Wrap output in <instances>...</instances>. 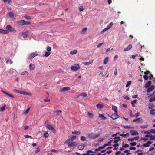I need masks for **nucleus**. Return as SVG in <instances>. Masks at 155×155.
I'll use <instances>...</instances> for the list:
<instances>
[{
    "label": "nucleus",
    "instance_id": "obj_48",
    "mask_svg": "<svg viewBox=\"0 0 155 155\" xmlns=\"http://www.w3.org/2000/svg\"><path fill=\"white\" fill-rule=\"evenodd\" d=\"M46 50L48 52H50L51 50V48L50 47L48 46L47 47Z\"/></svg>",
    "mask_w": 155,
    "mask_h": 155
},
{
    "label": "nucleus",
    "instance_id": "obj_54",
    "mask_svg": "<svg viewBox=\"0 0 155 155\" xmlns=\"http://www.w3.org/2000/svg\"><path fill=\"white\" fill-rule=\"evenodd\" d=\"M40 151V149L39 147H38L37 149L35 151V154H36L38 152H39Z\"/></svg>",
    "mask_w": 155,
    "mask_h": 155
},
{
    "label": "nucleus",
    "instance_id": "obj_23",
    "mask_svg": "<svg viewBox=\"0 0 155 155\" xmlns=\"http://www.w3.org/2000/svg\"><path fill=\"white\" fill-rule=\"evenodd\" d=\"M78 96L81 97H86L87 96V94L86 93L83 92L79 94Z\"/></svg>",
    "mask_w": 155,
    "mask_h": 155
},
{
    "label": "nucleus",
    "instance_id": "obj_55",
    "mask_svg": "<svg viewBox=\"0 0 155 155\" xmlns=\"http://www.w3.org/2000/svg\"><path fill=\"white\" fill-rule=\"evenodd\" d=\"M111 143V141H110L109 142H108L107 143L104 144V146H107L110 145Z\"/></svg>",
    "mask_w": 155,
    "mask_h": 155
},
{
    "label": "nucleus",
    "instance_id": "obj_39",
    "mask_svg": "<svg viewBox=\"0 0 155 155\" xmlns=\"http://www.w3.org/2000/svg\"><path fill=\"white\" fill-rule=\"evenodd\" d=\"M9 33V31L7 30H2V33L3 34H7Z\"/></svg>",
    "mask_w": 155,
    "mask_h": 155
},
{
    "label": "nucleus",
    "instance_id": "obj_15",
    "mask_svg": "<svg viewBox=\"0 0 155 155\" xmlns=\"http://www.w3.org/2000/svg\"><path fill=\"white\" fill-rule=\"evenodd\" d=\"M139 139V137H136L132 138L131 139H128L127 140L128 141H133L134 140H137Z\"/></svg>",
    "mask_w": 155,
    "mask_h": 155
},
{
    "label": "nucleus",
    "instance_id": "obj_2",
    "mask_svg": "<svg viewBox=\"0 0 155 155\" xmlns=\"http://www.w3.org/2000/svg\"><path fill=\"white\" fill-rule=\"evenodd\" d=\"M14 91L15 92H16L18 93H19L21 94H23L24 95H26L28 96H31V94L30 93H28L26 92L25 91H20L19 90H17L16 89H14Z\"/></svg>",
    "mask_w": 155,
    "mask_h": 155
},
{
    "label": "nucleus",
    "instance_id": "obj_59",
    "mask_svg": "<svg viewBox=\"0 0 155 155\" xmlns=\"http://www.w3.org/2000/svg\"><path fill=\"white\" fill-rule=\"evenodd\" d=\"M5 106H3L2 107L0 108V111H4L5 110Z\"/></svg>",
    "mask_w": 155,
    "mask_h": 155
},
{
    "label": "nucleus",
    "instance_id": "obj_30",
    "mask_svg": "<svg viewBox=\"0 0 155 155\" xmlns=\"http://www.w3.org/2000/svg\"><path fill=\"white\" fill-rule=\"evenodd\" d=\"M108 60H109L108 57H106L104 61L103 64H106L108 62Z\"/></svg>",
    "mask_w": 155,
    "mask_h": 155
},
{
    "label": "nucleus",
    "instance_id": "obj_27",
    "mask_svg": "<svg viewBox=\"0 0 155 155\" xmlns=\"http://www.w3.org/2000/svg\"><path fill=\"white\" fill-rule=\"evenodd\" d=\"M129 135V133H127L125 134H120V136L123 137L124 138H127V137L126 136H128Z\"/></svg>",
    "mask_w": 155,
    "mask_h": 155
},
{
    "label": "nucleus",
    "instance_id": "obj_4",
    "mask_svg": "<svg viewBox=\"0 0 155 155\" xmlns=\"http://www.w3.org/2000/svg\"><path fill=\"white\" fill-rule=\"evenodd\" d=\"M6 28L9 32L10 31L12 32L15 33L17 31L15 29L10 25H7L6 26Z\"/></svg>",
    "mask_w": 155,
    "mask_h": 155
},
{
    "label": "nucleus",
    "instance_id": "obj_38",
    "mask_svg": "<svg viewBox=\"0 0 155 155\" xmlns=\"http://www.w3.org/2000/svg\"><path fill=\"white\" fill-rule=\"evenodd\" d=\"M54 113H57V116H58L60 114V113H61L62 111L61 110H56L54 111Z\"/></svg>",
    "mask_w": 155,
    "mask_h": 155
},
{
    "label": "nucleus",
    "instance_id": "obj_35",
    "mask_svg": "<svg viewBox=\"0 0 155 155\" xmlns=\"http://www.w3.org/2000/svg\"><path fill=\"white\" fill-rule=\"evenodd\" d=\"M51 52L45 51V52L44 56L46 57H48L51 54Z\"/></svg>",
    "mask_w": 155,
    "mask_h": 155
},
{
    "label": "nucleus",
    "instance_id": "obj_50",
    "mask_svg": "<svg viewBox=\"0 0 155 155\" xmlns=\"http://www.w3.org/2000/svg\"><path fill=\"white\" fill-rule=\"evenodd\" d=\"M30 24H31V23L30 22L25 21V22L24 23V25H29Z\"/></svg>",
    "mask_w": 155,
    "mask_h": 155
},
{
    "label": "nucleus",
    "instance_id": "obj_3",
    "mask_svg": "<svg viewBox=\"0 0 155 155\" xmlns=\"http://www.w3.org/2000/svg\"><path fill=\"white\" fill-rule=\"evenodd\" d=\"M80 68V66L78 64H75L71 67V69L72 71H75L79 70Z\"/></svg>",
    "mask_w": 155,
    "mask_h": 155
},
{
    "label": "nucleus",
    "instance_id": "obj_31",
    "mask_svg": "<svg viewBox=\"0 0 155 155\" xmlns=\"http://www.w3.org/2000/svg\"><path fill=\"white\" fill-rule=\"evenodd\" d=\"M87 113L88 114V115L90 118H93V113H90L89 112H88Z\"/></svg>",
    "mask_w": 155,
    "mask_h": 155
},
{
    "label": "nucleus",
    "instance_id": "obj_34",
    "mask_svg": "<svg viewBox=\"0 0 155 155\" xmlns=\"http://www.w3.org/2000/svg\"><path fill=\"white\" fill-rule=\"evenodd\" d=\"M89 153H94V152L91 150H88L86 154L83 153L82 155H90Z\"/></svg>",
    "mask_w": 155,
    "mask_h": 155
},
{
    "label": "nucleus",
    "instance_id": "obj_52",
    "mask_svg": "<svg viewBox=\"0 0 155 155\" xmlns=\"http://www.w3.org/2000/svg\"><path fill=\"white\" fill-rule=\"evenodd\" d=\"M76 138V136H73L71 139V141H74V140H75Z\"/></svg>",
    "mask_w": 155,
    "mask_h": 155
},
{
    "label": "nucleus",
    "instance_id": "obj_25",
    "mask_svg": "<svg viewBox=\"0 0 155 155\" xmlns=\"http://www.w3.org/2000/svg\"><path fill=\"white\" fill-rule=\"evenodd\" d=\"M93 62V60L91 61H89L88 62H84L83 63V64L84 65H88L90 64H92Z\"/></svg>",
    "mask_w": 155,
    "mask_h": 155
},
{
    "label": "nucleus",
    "instance_id": "obj_11",
    "mask_svg": "<svg viewBox=\"0 0 155 155\" xmlns=\"http://www.w3.org/2000/svg\"><path fill=\"white\" fill-rule=\"evenodd\" d=\"M115 140L114 141V143H116L120 140V137H117L113 138Z\"/></svg>",
    "mask_w": 155,
    "mask_h": 155
},
{
    "label": "nucleus",
    "instance_id": "obj_22",
    "mask_svg": "<svg viewBox=\"0 0 155 155\" xmlns=\"http://www.w3.org/2000/svg\"><path fill=\"white\" fill-rule=\"evenodd\" d=\"M99 117L102 120H104L106 119V117H104L103 115L101 114H99Z\"/></svg>",
    "mask_w": 155,
    "mask_h": 155
},
{
    "label": "nucleus",
    "instance_id": "obj_63",
    "mask_svg": "<svg viewBox=\"0 0 155 155\" xmlns=\"http://www.w3.org/2000/svg\"><path fill=\"white\" fill-rule=\"evenodd\" d=\"M150 132H151V133H153L155 134V130L153 129H151L150 130Z\"/></svg>",
    "mask_w": 155,
    "mask_h": 155
},
{
    "label": "nucleus",
    "instance_id": "obj_62",
    "mask_svg": "<svg viewBox=\"0 0 155 155\" xmlns=\"http://www.w3.org/2000/svg\"><path fill=\"white\" fill-rule=\"evenodd\" d=\"M155 101V97H153L152 98L151 97L149 100L150 102H152Z\"/></svg>",
    "mask_w": 155,
    "mask_h": 155
},
{
    "label": "nucleus",
    "instance_id": "obj_20",
    "mask_svg": "<svg viewBox=\"0 0 155 155\" xmlns=\"http://www.w3.org/2000/svg\"><path fill=\"white\" fill-rule=\"evenodd\" d=\"M112 109L115 112V113H118L117 108L116 106L113 105L112 106Z\"/></svg>",
    "mask_w": 155,
    "mask_h": 155
},
{
    "label": "nucleus",
    "instance_id": "obj_60",
    "mask_svg": "<svg viewBox=\"0 0 155 155\" xmlns=\"http://www.w3.org/2000/svg\"><path fill=\"white\" fill-rule=\"evenodd\" d=\"M113 24L112 22H111L107 27L109 28V29H110L112 26Z\"/></svg>",
    "mask_w": 155,
    "mask_h": 155
},
{
    "label": "nucleus",
    "instance_id": "obj_47",
    "mask_svg": "<svg viewBox=\"0 0 155 155\" xmlns=\"http://www.w3.org/2000/svg\"><path fill=\"white\" fill-rule=\"evenodd\" d=\"M132 82L131 81H128L127 82V84L126 85V87H128L131 84Z\"/></svg>",
    "mask_w": 155,
    "mask_h": 155
},
{
    "label": "nucleus",
    "instance_id": "obj_14",
    "mask_svg": "<svg viewBox=\"0 0 155 155\" xmlns=\"http://www.w3.org/2000/svg\"><path fill=\"white\" fill-rule=\"evenodd\" d=\"M25 21L24 20H21L17 22V23L19 25L23 26L24 25Z\"/></svg>",
    "mask_w": 155,
    "mask_h": 155
},
{
    "label": "nucleus",
    "instance_id": "obj_36",
    "mask_svg": "<svg viewBox=\"0 0 155 155\" xmlns=\"http://www.w3.org/2000/svg\"><path fill=\"white\" fill-rule=\"evenodd\" d=\"M80 140L82 141H85L86 140V138L84 136H81L80 137Z\"/></svg>",
    "mask_w": 155,
    "mask_h": 155
},
{
    "label": "nucleus",
    "instance_id": "obj_9",
    "mask_svg": "<svg viewBox=\"0 0 155 155\" xmlns=\"http://www.w3.org/2000/svg\"><path fill=\"white\" fill-rule=\"evenodd\" d=\"M38 55V54L37 53H33L31 54L28 57L29 59H32L34 57L37 56Z\"/></svg>",
    "mask_w": 155,
    "mask_h": 155
},
{
    "label": "nucleus",
    "instance_id": "obj_43",
    "mask_svg": "<svg viewBox=\"0 0 155 155\" xmlns=\"http://www.w3.org/2000/svg\"><path fill=\"white\" fill-rule=\"evenodd\" d=\"M87 28L86 27H85L84 28H83L82 30L81 31V34H84L85 33V32L87 30Z\"/></svg>",
    "mask_w": 155,
    "mask_h": 155
},
{
    "label": "nucleus",
    "instance_id": "obj_58",
    "mask_svg": "<svg viewBox=\"0 0 155 155\" xmlns=\"http://www.w3.org/2000/svg\"><path fill=\"white\" fill-rule=\"evenodd\" d=\"M137 100H134L131 102V103L132 104V106H134L133 104H136V103Z\"/></svg>",
    "mask_w": 155,
    "mask_h": 155
},
{
    "label": "nucleus",
    "instance_id": "obj_26",
    "mask_svg": "<svg viewBox=\"0 0 155 155\" xmlns=\"http://www.w3.org/2000/svg\"><path fill=\"white\" fill-rule=\"evenodd\" d=\"M150 114L151 115H155V109H153L151 110L150 112Z\"/></svg>",
    "mask_w": 155,
    "mask_h": 155
},
{
    "label": "nucleus",
    "instance_id": "obj_56",
    "mask_svg": "<svg viewBox=\"0 0 155 155\" xmlns=\"http://www.w3.org/2000/svg\"><path fill=\"white\" fill-rule=\"evenodd\" d=\"M129 150H126L124 151V152L127 153L126 155H129V154H131L129 152Z\"/></svg>",
    "mask_w": 155,
    "mask_h": 155
},
{
    "label": "nucleus",
    "instance_id": "obj_18",
    "mask_svg": "<svg viewBox=\"0 0 155 155\" xmlns=\"http://www.w3.org/2000/svg\"><path fill=\"white\" fill-rule=\"evenodd\" d=\"M154 87H155L154 86L152 85L150 87H148L147 88V91L148 92H150L152 91L153 90Z\"/></svg>",
    "mask_w": 155,
    "mask_h": 155
},
{
    "label": "nucleus",
    "instance_id": "obj_57",
    "mask_svg": "<svg viewBox=\"0 0 155 155\" xmlns=\"http://www.w3.org/2000/svg\"><path fill=\"white\" fill-rule=\"evenodd\" d=\"M147 125H143L140 126V127L141 128H145L147 127Z\"/></svg>",
    "mask_w": 155,
    "mask_h": 155
},
{
    "label": "nucleus",
    "instance_id": "obj_21",
    "mask_svg": "<svg viewBox=\"0 0 155 155\" xmlns=\"http://www.w3.org/2000/svg\"><path fill=\"white\" fill-rule=\"evenodd\" d=\"M151 82L150 81H148L147 82L145 85V87L147 88L151 84Z\"/></svg>",
    "mask_w": 155,
    "mask_h": 155
},
{
    "label": "nucleus",
    "instance_id": "obj_37",
    "mask_svg": "<svg viewBox=\"0 0 155 155\" xmlns=\"http://www.w3.org/2000/svg\"><path fill=\"white\" fill-rule=\"evenodd\" d=\"M44 136L46 138H48L49 136V134L48 132L46 131L44 133Z\"/></svg>",
    "mask_w": 155,
    "mask_h": 155
},
{
    "label": "nucleus",
    "instance_id": "obj_42",
    "mask_svg": "<svg viewBox=\"0 0 155 155\" xmlns=\"http://www.w3.org/2000/svg\"><path fill=\"white\" fill-rule=\"evenodd\" d=\"M123 127L125 128L126 129H130V128H132L133 129L134 127H130L128 126H123Z\"/></svg>",
    "mask_w": 155,
    "mask_h": 155
},
{
    "label": "nucleus",
    "instance_id": "obj_45",
    "mask_svg": "<svg viewBox=\"0 0 155 155\" xmlns=\"http://www.w3.org/2000/svg\"><path fill=\"white\" fill-rule=\"evenodd\" d=\"M76 143L75 142H72L70 144H69V145H68V146L71 147L72 146H74L75 145H76Z\"/></svg>",
    "mask_w": 155,
    "mask_h": 155
},
{
    "label": "nucleus",
    "instance_id": "obj_19",
    "mask_svg": "<svg viewBox=\"0 0 155 155\" xmlns=\"http://www.w3.org/2000/svg\"><path fill=\"white\" fill-rule=\"evenodd\" d=\"M86 146L85 145H80L78 146V149L80 150H82Z\"/></svg>",
    "mask_w": 155,
    "mask_h": 155
},
{
    "label": "nucleus",
    "instance_id": "obj_49",
    "mask_svg": "<svg viewBox=\"0 0 155 155\" xmlns=\"http://www.w3.org/2000/svg\"><path fill=\"white\" fill-rule=\"evenodd\" d=\"M72 134H81V132L79 131H76L74 132H72Z\"/></svg>",
    "mask_w": 155,
    "mask_h": 155
},
{
    "label": "nucleus",
    "instance_id": "obj_29",
    "mask_svg": "<svg viewBox=\"0 0 155 155\" xmlns=\"http://www.w3.org/2000/svg\"><path fill=\"white\" fill-rule=\"evenodd\" d=\"M30 107L28 108L25 111L23 112L22 114H27L29 112Z\"/></svg>",
    "mask_w": 155,
    "mask_h": 155
},
{
    "label": "nucleus",
    "instance_id": "obj_53",
    "mask_svg": "<svg viewBox=\"0 0 155 155\" xmlns=\"http://www.w3.org/2000/svg\"><path fill=\"white\" fill-rule=\"evenodd\" d=\"M148 140V139L147 138H142L140 139V140H143L144 142H146Z\"/></svg>",
    "mask_w": 155,
    "mask_h": 155
},
{
    "label": "nucleus",
    "instance_id": "obj_32",
    "mask_svg": "<svg viewBox=\"0 0 155 155\" xmlns=\"http://www.w3.org/2000/svg\"><path fill=\"white\" fill-rule=\"evenodd\" d=\"M8 14L9 17L11 18L13 17L14 16V13L12 12H10L8 13Z\"/></svg>",
    "mask_w": 155,
    "mask_h": 155
},
{
    "label": "nucleus",
    "instance_id": "obj_41",
    "mask_svg": "<svg viewBox=\"0 0 155 155\" xmlns=\"http://www.w3.org/2000/svg\"><path fill=\"white\" fill-rule=\"evenodd\" d=\"M4 93H5V94H6L7 96H10V97H14L13 96H12V95L11 94H10L8 93H6V92H5V91H3L2 90H1Z\"/></svg>",
    "mask_w": 155,
    "mask_h": 155
},
{
    "label": "nucleus",
    "instance_id": "obj_5",
    "mask_svg": "<svg viewBox=\"0 0 155 155\" xmlns=\"http://www.w3.org/2000/svg\"><path fill=\"white\" fill-rule=\"evenodd\" d=\"M46 128L48 129L49 130H50L54 133H56V131L55 129L51 125H46Z\"/></svg>",
    "mask_w": 155,
    "mask_h": 155
},
{
    "label": "nucleus",
    "instance_id": "obj_10",
    "mask_svg": "<svg viewBox=\"0 0 155 155\" xmlns=\"http://www.w3.org/2000/svg\"><path fill=\"white\" fill-rule=\"evenodd\" d=\"M28 30H26L25 32L22 33L21 36L24 38L27 37L28 35Z\"/></svg>",
    "mask_w": 155,
    "mask_h": 155
},
{
    "label": "nucleus",
    "instance_id": "obj_7",
    "mask_svg": "<svg viewBox=\"0 0 155 155\" xmlns=\"http://www.w3.org/2000/svg\"><path fill=\"white\" fill-rule=\"evenodd\" d=\"M133 121L134 122L137 123H142L143 122V120L142 118H138L133 120Z\"/></svg>",
    "mask_w": 155,
    "mask_h": 155
},
{
    "label": "nucleus",
    "instance_id": "obj_17",
    "mask_svg": "<svg viewBox=\"0 0 155 155\" xmlns=\"http://www.w3.org/2000/svg\"><path fill=\"white\" fill-rule=\"evenodd\" d=\"M35 66L34 64L31 63L29 65V68L31 70H33L35 69Z\"/></svg>",
    "mask_w": 155,
    "mask_h": 155
},
{
    "label": "nucleus",
    "instance_id": "obj_24",
    "mask_svg": "<svg viewBox=\"0 0 155 155\" xmlns=\"http://www.w3.org/2000/svg\"><path fill=\"white\" fill-rule=\"evenodd\" d=\"M78 51L77 50L72 51H70V54L72 55H74L77 53Z\"/></svg>",
    "mask_w": 155,
    "mask_h": 155
},
{
    "label": "nucleus",
    "instance_id": "obj_8",
    "mask_svg": "<svg viewBox=\"0 0 155 155\" xmlns=\"http://www.w3.org/2000/svg\"><path fill=\"white\" fill-rule=\"evenodd\" d=\"M70 90V88L68 87H63V88H61V89L60 90V91L61 92H62L65 91H67L69 90Z\"/></svg>",
    "mask_w": 155,
    "mask_h": 155
},
{
    "label": "nucleus",
    "instance_id": "obj_64",
    "mask_svg": "<svg viewBox=\"0 0 155 155\" xmlns=\"http://www.w3.org/2000/svg\"><path fill=\"white\" fill-rule=\"evenodd\" d=\"M150 140H152L155 141V135L153 136L152 138H150Z\"/></svg>",
    "mask_w": 155,
    "mask_h": 155
},
{
    "label": "nucleus",
    "instance_id": "obj_1",
    "mask_svg": "<svg viewBox=\"0 0 155 155\" xmlns=\"http://www.w3.org/2000/svg\"><path fill=\"white\" fill-rule=\"evenodd\" d=\"M86 135L89 138L93 139H96L99 137L100 135L99 134L95 135L94 133L91 132V133H87Z\"/></svg>",
    "mask_w": 155,
    "mask_h": 155
},
{
    "label": "nucleus",
    "instance_id": "obj_16",
    "mask_svg": "<svg viewBox=\"0 0 155 155\" xmlns=\"http://www.w3.org/2000/svg\"><path fill=\"white\" fill-rule=\"evenodd\" d=\"M152 142L150 141L147 142L146 143L144 144L143 146L144 147H148L150 146V145L151 144Z\"/></svg>",
    "mask_w": 155,
    "mask_h": 155
},
{
    "label": "nucleus",
    "instance_id": "obj_6",
    "mask_svg": "<svg viewBox=\"0 0 155 155\" xmlns=\"http://www.w3.org/2000/svg\"><path fill=\"white\" fill-rule=\"evenodd\" d=\"M117 113H115L112 114L110 117H111L113 120H115L119 117V116L117 114Z\"/></svg>",
    "mask_w": 155,
    "mask_h": 155
},
{
    "label": "nucleus",
    "instance_id": "obj_12",
    "mask_svg": "<svg viewBox=\"0 0 155 155\" xmlns=\"http://www.w3.org/2000/svg\"><path fill=\"white\" fill-rule=\"evenodd\" d=\"M130 132L132 135H138L139 134L138 132L135 130H130Z\"/></svg>",
    "mask_w": 155,
    "mask_h": 155
},
{
    "label": "nucleus",
    "instance_id": "obj_33",
    "mask_svg": "<svg viewBox=\"0 0 155 155\" xmlns=\"http://www.w3.org/2000/svg\"><path fill=\"white\" fill-rule=\"evenodd\" d=\"M5 3L8 2L9 4L12 3V1L11 0H2Z\"/></svg>",
    "mask_w": 155,
    "mask_h": 155
},
{
    "label": "nucleus",
    "instance_id": "obj_13",
    "mask_svg": "<svg viewBox=\"0 0 155 155\" xmlns=\"http://www.w3.org/2000/svg\"><path fill=\"white\" fill-rule=\"evenodd\" d=\"M132 48V45L131 44H130L128 45L127 47L124 48V51H127L130 50Z\"/></svg>",
    "mask_w": 155,
    "mask_h": 155
},
{
    "label": "nucleus",
    "instance_id": "obj_51",
    "mask_svg": "<svg viewBox=\"0 0 155 155\" xmlns=\"http://www.w3.org/2000/svg\"><path fill=\"white\" fill-rule=\"evenodd\" d=\"M152 135L151 134H147L145 136V137L146 138H152Z\"/></svg>",
    "mask_w": 155,
    "mask_h": 155
},
{
    "label": "nucleus",
    "instance_id": "obj_46",
    "mask_svg": "<svg viewBox=\"0 0 155 155\" xmlns=\"http://www.w3.org/2000/svg\"><path fill=\"white\" fill-rule=\"evenodd\" d=\"M6 64H10L13 63V61L11 59H8L6 61Z\"/></svg>",
    "mask_w": 155,
    "mask_h": 155
},
{
    "label": "nucleus",
    "instance_id": "obj_61",
    "mask_svg": "<svg viewBox=\"0 0 155 155\" xmlns=\"http://www.w3.org/2000/svg\"><path fill=\"white\" fill-rule=\"evenodd\" d=\"M130 144L131 146H136V143L135 142L131 143H130Z\"/></svg>",
    "mask_w": 155,
    "mask_h": 155
},
{
    "label": "nucleus",
    "instance_id": "obj_40",
    "mask_svg": "<svg viewBox=\"0 0 155 155\" xmlns=\"http://www.w3.org/2000/svg\"><path fill=\"white\" fill-rule=\"evenodd\" d=\"M71 140L68 139L66 140V141L65 142V143L68 144V145H69V144L71 143Z\"/></svg>",
    "mask_w": 155,
    "mask_h": 155
},
{
    "label": "nucleus",
    "instance_id": "obj_44",
    "mask_svg": "<svg viewBox=\"0 0 155 155\" xmlns=\"http://www.w3.org/2000/svg\"><path fill=\"white\" fill-rule=\"evenodd\" d=\"M23 17L28 20H31V16L28 15L24 16Z\"/></svg>",
    "mask_w": 155,
    "mask_h": 155
},
{
    "label": "nucleus",
    "instance_id": "obj_28",
    "mask_svg": "<svg viewBox=\"0 0 155 155\" xmlns=\"http://www.w3.org/2000/svg\"><path fill=\"white\" fill-rule=\"evenodd\" d=\"M96 107L98 108L101 109L103 107V105L100 103H98L96 105Z\"/></svg>",
    "mask_w": 155,
    "mask_h": 155
}]
</instances>
